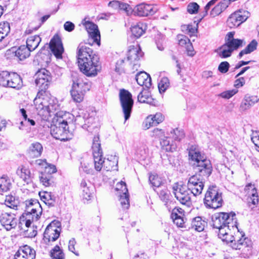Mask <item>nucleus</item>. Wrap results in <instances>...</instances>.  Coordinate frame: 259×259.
<instances>
[{
  "label": "nucleus",
  "mask_w": 259,
  "mask_h": 259,
  "mask_svg": "<svg viewBox=\"0 0 259 259\" xmlns=\"http://www.w3.org/2000/svg\"><path fill=\"white\" fill-rule=\"evenodd\" d=\"M177 211H179V209L174 208L171 214V217L173 220L174 224L178 227L186 228L183 218L177 213Z\"/></svg>",
  "instance_id": "58836bf2"
},
{
  "label": "nucleus",
  "mask_w": 259,
  "mask_h": 259,
  "mask_svg": "<svg viewBox=\"0 0 259 259\" xmlns=\"http://www.w3.org/2000/svg\"><path fill=\"white\" fill-rule=\"evenodd\" d=\"M231 2V0H223L219 3L210 11V16L212 17H214L219 15L228 7Z\"/></svg>",
  "instance_id": "c756f323"
},
{
  "label": "nucleus",
  "mask_w": 259,
  "mask_h": 259,
  "mask_svg": "<svg viewBox=\"0 0 259 259\" xmlns=\"http://www.w3.org/2000/svg\"><path fill=\"white\" fill-rule=\"evenodd\" d=\"M25 208L30 207L37 209L38 211H42V208L38 201L35 199H31L25 201Z\"/></svg>",
  "instance_id": "de8ad7c7"
},
{
  "label": "nucleus",
  "mask_w": 259,
  "mask_h": 259,
  "mask_svg": "<svg viewBox=\"0 0 259 259\" xmlns=\"http://www.w3.org/2000/svg\"><path fill=\"white\" fill-rule=\"evenodd\" d=\"M257 42L255 39H253L246 47L242 50L239 54L238 57L241 58L244 55L250 54L256 49Z\"/></svg>",
  "instance_id": "37998d69"
},
{
  "label": "nucleus",
  "mask_w": 259,
  "mask_h": 259,
  "mask_svg": "<svg viewBox=\"0 0 259 259\" xmlns=\"http://www.w3.org/2000/svg\"><path fill=\"white\" fill-rule=\"evenodd\" d=\"M168 137L172 138L175 141H180L185 137V134L182 130L178 128L172 130L168 134Z\"/></svg>",
  "instance_id": "a18cd8bd"
},
{
  "label": "nucleus",
  "mask_w": 259,
  "mask_h": 259,
  "mask_svg": "<svg viewBox=\"0 0 259 259\" xmlns=\"http://www.w3.org/2000/svg\"><path fill=\"white\" fill-rule=\"evenodd\" d=\"M136 79L138 84L142 88L150 89L152 85L150 76L144 71L138 73L136 76Z\"/></svg>",
  "instance_id": "b1692460"
},
{
  "label": "nucleus",
  "mask_w": 259,
  "mask_h": 259,
  "mask_svg": "<svg viewBox=\"0 0 259 259\" xmlns=\"http://www.w3.org/2000/svg\"><path fill=\"white\" fill-rule=\"evenodd\" d=\"M17 174L26 183L28 184L31 182L32 176L30 170L25 166L19 167L17 170Z\"/></svg>",
  "instance_id": "f704fd0d"
},
{
  "label": "nucleus",
  "mask_w": 259,
  "mask_h": 259,
  "mask_svg": "<svg viewBox=\"0 0 259 259\" xmlns=\"http://www.w3.org/2000/svg\"><path fill=\"white\" fill-rule=\"evenodd\" d=\"M19 203V201L18 199L16 198L14 196L12 195L6 196L5 204L8 207L14 209H17Z\"/></svg>",
  "instance_id": "c03bdc74"
},
{
  "label": "nucleus",
  "mask_w": 259,
  "mask_h": 259,
  "mask_svg": "<svg viewBox=\"0 0 259 259\" xmlns=\"http://www.w3.org/2000/svg\"><path fill=\"white\" fill-rule=\"evenodd\" d=\"M119 100L124 122H125L131 117L134 105V100L132 99L131 93L124 89H121L120 91Z\"/></svg>",
  "instance_id": "0eeeda50"
},
{
  "label": "nucleus",
  "mask_w": 259,
  "mask_h": 259,
  "mask_svg": "<svg viewBox=\"0 0 259 259\" xmlns=\"http://www.w3.org/2000/svg\"><path fill=\"white\" fill-rule=\"evenodd\" d=\"M118 158L116 156H111L104 160L103 167L107 171L117 170Z\"/></svg>",
  "instance_id": "c9c22d12"
},
{
  "label": "nucleus",
  "mask_w": 259,
  "mask_h": 259,
  "mask_svg": "<svg viewBox=\"0 0 259 259\" xmlns=\"http://www.w3.org/2000/svg\"><path fill=\"white\" fill-rule=\"evenodd\" d=\"M51 256L53 259H64V254L58 245H56L51 251Z\"/></svg>",
  "instance_id": "603ef678"
},
{
  "label": "nucleus",
  "mask_w": 259,
  "mask_h": 259,
  "mask_svg": "<svg viewBox=\"0 0 259 259\" xmlns=\"http://www.w3.org/2000/svg\"><path fill=\"white\" fill-rule=\"evenodd\" d=\"M233 51L225 44L218 49L219 56L222 58H226L231 56Z\"/></svg>",
  "instance_id": "8fccbe9b"
},
{
  "label": "nucleus",
  "mask_w": 259,
  "mask_h": 259,
  "mask_svg": "<svg viewBox=\"0 0 259 259\" xmlns=\"http://www.w3.org/2000/svg\"><path fill=\"white\" fill-rule=\"evenodd\" d=\"M50 48L54 56L57 59L62 58L64 48L61 37L57 34L55 35L50 42Z\"/></svg>",
  "instance_id": "6ab92c4d"
},
{
  "label": "nucleus",
  "mask_w": 259,
  "mask_h": 259,
  "mask_svg": "<svg viewBox=\"0 0 259 259\" xmlns=\"http://www.w3.org/2000/svg\"><path fill=\"white\" fill-rule=\"evenodd\" d=\"M30 50L25 45H21L18 48H12L7 51V55H11L15 58L22 61L29 57L30 55Z\"/></svg>",
  "instance_id": "a211bd4d"
},
{
  "label": "nucleus",
  "mask_w": 259,
  "mask_h": 259,
  "mask_svg": "<svg viewBox=\"0 0 259 259\" xmlns=\"http://www.w3.org/2000/svg\"><path fill=\"white\" fill-rule=\"evenodd\" d=\"M42 149V146L39 143H33L31 144L28 150V155L32 158L38 157L41 155Z\"/></svg>",
  "instance_id": "7c9ffc66"
},
{
  "label": "nucleus",
  "mask_w": 259,
  "mask_h": 259,
  "mask_svg": "<svg viewBox=\"0 0 259 259\" xmlns=\"http://www.w3.org/2000/svg\"><path fill=\"white\" fill-rule=\"evenodd\" d=\"M35 83L38 87V92L33 100L36 111L39 114L46 116L49 115V112L43 110V108L48 107L52 110L58 107V100L54 97H51L47 93V90L51 80L50 72L45 68L39 70L35 74Z\"/></svg>",
  "instance_id": "f257e3e1"
},
{
  "label": "nucleus",
  "mask_w": 259,
  "mask_h": 259,
  "mask_svg": "<svg viewBox=\"0 0 259 259\" xmlns=\"http://www.w3.org/2000/svg\"><path fill=\"white\" fill-rule=\"evenodd\" d=\"M252 241L242 235L241 238L237 240V243L232 244V248L239 250L243 257L250 255L252 250Z\"/></svg>",
  "instance_id": "4468645a"
},
{
  "label": "nucleus",
  "mask_w": 259,
  "mask_h": 259,
  "mask_svg": "<svg viewBox=\"0 0 259 259\" xmlns=\"http://www.w3.org/2000/svg\"><path fill=\"white\" fill-rule=\"evenodd\" d=\"M251 139L256 149L257 148L259 147V132H252Z\"/></svg>",
  "instance_id": "338daca9"
},
{
  "label": "nucleus",
  "mask_w": 259,
  "mask_h": 259,
  "mask_svg": "<svg viewBox=\"0 0 259 259\" xmlns=\"http://www.w3.org/2000/svg\"><path fill=\"white\" fill-rule=\"evenodd\" d=\"M38 215H33V217H31L30 215H25V214H22V218H25V220H21L22 222H25V227L27 228L30 227V225L33 222L38 221Z\"/></svg>",
  "instance_id": "6e6d98bb"
},
{
  "label": "nucleus",
  "mask_w": 259,
  "mask_h": 259,
  "mask_svg": "<svg viewBox=\"0 0 259 259\" xmlns=\"http://www.w3.org/2000/svg\"><path fill=\"white\" fill-rule=\"evenodd\" d=\"M36 164L38 165L41 166L42 168H44L43 173L46 174L48 175H51L52 174L55 173L57 171L56 166L53 164L48 163L46 160L38 159L36 161Z\"/></svg>",
  "instance_id": "72a5a7b5"
},
{
  "label": "nucleus",
  "mask_w": 259,
  "mask_h": 259,
  "mask_svg": "<svg viewBox=\"0 0 259 259\" xmlns=\"http://www.w3.org/2000/svg\"><path fill=\"white\" fill-rule=\"evenodd\" d=\"M35 251L28 245L21 247L15 254V259H35Z\"/></svg>",
  "instance_id": "aec40b11"
},
{
  "label": "nucleus",
  "mask_w": 259,
  "mask_h": 259,
  "mask_svg": "<svg viewBox=\"0 0 259 259\" xmlns=\"http://www.w3.org/2000/svg\"><path fill=\"white\" fill-rule=\"evenodd\" d=\"M76 244V241L74 238H72L69 240L68 243V249L69 251L72 252L76 255L78 256L79 253L75 250V245Z\"/></svg>",
  "instance_id": "774afa93"
},
{
  "label": "nucleus",
  "mask_w": 259,
  "mask_h": 259,
  "mask_svg": "<svg viewBox=\"0 0 259 259\" xmlns=\"http://www.w3.org/2000/svg\"><path fill=\"white\" fill-rule=\"evenodd\" d=\"M259 98L257 96L246 95L240 105V109L242 110H246L257 102Z\"/></svg>",
  "instance_id": "2f4dec72"
},
{
  "label": "nucleus",
  "mask_w": 259,
  "mask_h": 259,
  "mask_svg": "<svg viewBox=\"0 0 259 259\" xmlns=\"http://www.w3.org/2000/svg\"><path fill=\"white\" fill-rule=\"evenodd\" d=\"M149 180L152 186L158 188L161 185V181L157 176L151 175L149 176Z\"/></svg>",
  "instance_id": "052dcab7"
},
{
  "label": "nucleus",
  "mask_w": 259,
  "mask_h": 259,
  "mask_svg": "<svg viewBox=\"0 0 259 259\" xmlns=\"http://www.w3.org/2000/svg\"><path fill=\"white\" fill-rule=\"evenodd\" d=\"M8 81V87L10 88L19 90L23 85L21 77L16 73H9Z\"/></svg>",
  "instance_id": "a878e982"
},
{
  "label": "nucleus",
  "mask_w": 259,
  "mask_h": 259,
  "mask_svg": "<svg viewBox=\"0 0 259 259\" xmlns=\"http://www.w3.org/2000/svg\"><path fill=\"white\" fill-rule=\"evenodd\" d=\"M247 19L241 11H237L232 14L227 20V24L230 28L237 27Z\"/></svg>",
  "instance_id": "412c9836"
},
{
  "label": "nucleus",
  "mask_w": 259,
  "mask_h": 259,
  "mask_svg": "<svg viewBox=\"0 0 259 259\" xmlns=\"http://www.w3.org/2000/svg\"><path fill=\"white\" fill-rule=\"evenodd\" d=\"M189 157L195 175L206 178L211 175L212 168L210 161L207 159L205 154L197 146H191L189 149Z\"/></svg>",
  "instance_id": "20e7f679"
},
{
  "label": "nucleus",
  "mask_w": 259,
  "mask_h": 259,
  "mask_svg": "<svg viewBox=\"0 0 259 259\" xmlns=\"http://www.w3.org/2000/svg\"><path fill=\"white\" fill-rule=\"evenodd\" d=\"M80 189L83 200L88 201L91 199L94 192L95 187L90 181L82 179L80 183Z\"/></svg>",
  "instance_id": "f3484780"
},
{
  "label": "nucleus",
  "mask_w": 259,
  "mask_h": 259,
  "mask_svg": "<svg viewBox=\"0 0 259 259\" xmlns=\"http://www.w3.org/2000/svg\"><path fill=\"white\" fill-rule=\"evenodd\" d=\"M10 31V26L9 22L5 21L0 23V33L6 36Z\"/></svg>",
  "instance_id": "4d7b16f0"
},
{
  "label": "nucleus",
  "mask_w": 259,
  "mask_h": 259,
  "mask_svg": "<svg viewBox=\"0 0 259 259\" xmlns=\"http://www.w3.org/2000/svg\"><path fill=\"white\" fill-rule=\"evenodd\" d=\"M83 25L88 31L89 36L94 39V42L99 45L100 34L98 29V26L93 22L90 21L85 22L83 23Z\"/></svg>",
  "instance_id": "4be33fe9"
},
{
  "label": "nucleus",
  "mask_w": 259,
  "mask_h": 259,
  "mask_svg": "<svg viewBox=\"0 0 259 259\" xmlns=\"http://www.w3.org/2000/svg\"><path fill=\"white\" fill-rule=\"evenodd\" d=\"M42 211H38L37 209H35L33 208H25V211L23 214H25V215H30L31 217H33V215H38V220L40 217Z\"/></svg>",
  "instance_id": "13d9d810"
},
{
  "label": "nucleus",
  "mask_w": 259,
  "mask_h": 259,
  "mask_svg": "<svg viewBox=\"0 0 259 259\" xmlns=\"http://www.w3.org/2000/svg\"><path fill=\"white\" fill-rule=\"evenodd\" d=\"M93 164L90 163L88 161L83 160L80 162V166L79 167V171H83L87 174L95 175L97 172L95 168H92Z\"/></svg>",
  "instance_id": "ea45409f"
},
{
  "label": "nucleus",
  "mask_w": 259,
  "mask_h": 259,
  "mask_svg": "<svg viewBox=\"0 0 259 259\" xmlns=\"http://www.w3.org/2000/svg\"><path fill=\"white\" fill-rule=\"evenodd\" d=\"M157 192L159 195L160 199L163 202H165L166 204L169 200L170 196V192L167 188L164 187L163 188L160 189L159 191H157Z\"/></svg>",
  "instance_id": "09e8293b"
},
{
  "label": "nucleus",
  "mask_w": 259,
  "mask_h": 259,
  "mask_svg": "<svg viewBox=\"0 0 259 259\" xmlns=\"http://www.w3.org/2000/svg\"><path fill=\"white\" fill-rule=\"evenodd\" d=\"M43 110L49 112V115L44 116L39 114V111H36L37 114L44 120H48L49 118L54 116L53 118V124L50 127V133L52 136L56 139L61 141H68L72 139L74 134L73 131L69 130L70 126H73V124L66 120V117L70 116L69 113L59 110V105L58 103V107L55 110H52L49 107L43 108Z\"/></svg>",
  "instance_id": "f03ea898"
},
{
  "label": "nucleus",
  "mask_w": 259,
  "mask_h": 259,
  "mask_svg": "<svg viewBox=\"0 0 259 259\" xmlns=\"http://www.w3.org/2000/svg\"><path fill=\"white\" fill-rule=\"evenodd\" d=\"M229 63L227 61L221 62L218 67V70L222 73H225L229 70Z\"/></svg>",
  "instance_id": "69168bd1"
},
{
  "label": "nucleus",
  "mask_w": 259,
  "mask_h": 259,
  "mask_svg": "<svg viewBox=\"0 0 259 259\" xmlns=\"http://www.w3.org/2000/svg\"><path fill=\"white\" fill-rule=\"evenodd\" d=\"M203 202L206 208L214 209L220 208L223 202L222 194L216 186H210L205 194Z\"/></svg>",
  "instance_id": "423d86ee"
},
{
  "label": "nucleus",
  "mask_w": 259,
  "mask_h": 259,
  "mask_svg": "<svg viewBox=\"0 0 259 259\" xmlns=\"http://www.w3.org/2000/svg\"><path fill=\"white\" fill-rule=\"evenodd\" d=\"M60 223L58 221H52L46 228L44 233V240L46 243L54 242L60 236Z\"/></svg>",
  "instance_id": "9d476101"
},
{
  "label": "nucleus",
  "mask_w": 259,
  "mask_h": 259,
  "mask_svg": "<svg viewBox=\"0 0 259 259\" xmlns=\"http://www.w3.org/2000/svg\"><path fill=\"white\" fill-rule=\"evenodd\" d=\"M224 220L225 221V226H228L229 228H237V220L236 218V214L234 212H231L230 213H227V216Z\"/></svg>",
  "instance_id": "a19ab883"
},
{
  "label": "nucleus",
  "mask_w": 259,
  "mask_h": 259,
  "mask_svg": "<svg viewBox=\"0 0 259 259\" xmlns=\"http://www.w3.org/2000/svg\"><path fill=\"white\" fill-rule=\"evenodd\" d=\"M9 73L7 71L3 72L0 74V85L3 87H8V77Z\"/></svg>",
  "instance_id": "0e129e2a"
},
{
  "label": "nucleus",
  "mask_w": 259,
  "mask_h": 259,
  "mask_svg": "<svg viewBox=\"0 0 259 259\" xmlns=\"http://www.w3.org/2000/svg\"><path fill=\"white\" fill-rule=\"evenodd\" d=\"M12 183L10 178L5 176L0 178V194L10 190Z\"/></svg>",
  "instance_id": "e433bc0d"
},
{
  "label": "nucleus",
  "mask_w": 259,
  "mask_h": 259,
  "mask_svg": "<svg viewBox=\"0 0 259 259\" xmlns=\"http://www.w3.org/2000/svg\"><path fill=\"white\" fill-rule=\"evenodd\" d=\"M18 220L14 213L3 212L0 215V223L7 231L15 228Z\"/></svg>",
  "instance_id": "dca6fc26"
},
{
  "label": "nucleus",
  "mask_w": 259,
  "mask_h": 259,
  "mask_svg": "<svg viewBox=\"0 0 259 259\" xmlns=\"http://www.w3.org/2000/svg\"><path fill=\"white\" fill-rule=\"evenodd\" d=\"M77 57L80 70L87 76L95 77L100 72V58L87 44H79L77 48Z\"/></svg>",
  "instance_id": "7ed1b4c3"
},
{
  "label": "nucleus",
  "mask_w": 259,
  "mask_h": 259,
  "mask_svg": "<svg viewBox=\"0 0 259 259\" xmlns=\"http://www.w3.org/2000/svg\"><path fill=\"white\" fill-rule=\"evenodd\" d=\"M143 26L144 24L141 23L132 26L131 28L132 34V36H134L136 38H138L141 37L145 32V29L143 28Z\"/></svg>",
  "instance_id": "79ce46f5"
},
{
  "label": "nucleus",
  "mask_w": 259,
  "mask_h": 259,
  "mask_svg": "<svg viewBox=\"0 0 259 259\" xmlns=\"http://www.w3.org/2000/svg\"><path fill=\"white\" fill-rule=\"evenodd\" d=\"M243 42V39H232L231 40H226L225 45L230 48L232 51L237 50L242 46Z\"/></svg>",
  "instance_id": "49530a36"
},
{
  "label": "nucleus",
  "mask_w": 259,
  "mask_h": 259,
  "mask_svg": "<svg viewBox=\"0 0 259 259\" xmlns=\"http://www.w3.org/2000/svg\"><path fill=\"white\" fill-rule=\"evenodd\" d=\"M91 84V82L82 76H73L70 91L73 101L77 103L81 102L85 93L90 90Z\"/></svg>",
  "instance_id": "39448f33"
},
{
  "label": "nucleus",
  "mask_w": 259,
  "mask_h": 259,
  "mask_svg": "<svg viewBox=\"0 0 259 259\" xmlns=\"http://www.w3.org/2000/svg\"><path fill=\"white\" fill-rule=\"evenodd\" d=\"M199 8V6L196 3H191L187 6V11L191 14H196Z\"/></svg>",
  "instance_id": "e2e57ef3"
},
{
  "label": "nucleus",
  "mask_w": 259,
  "mask_h": 259,
  "mask_svg": "<svg viewBox=\"0 0 259 259\" xmlns=\"http://www.w3.org/2000/svg\"><path fill=\"white\" fill-rule=\"evenodd\" d=\"M169 81L167 77H162L158 84V87L160 93L165 92L169 86Z\"/></svg>",
  "instance_id": "5fc2aeb1"
},
{
  "label": "nucleus",
  "mask_w": 259,
  "mask_h": 259,
  "mask_svg": "<svg viewBox=\"0 0 259 259\" xmlns=\"http://www.w3.org/2000/svg\"><path fill=\"white\" fill-rule=\"evenodd\" d=\"M206 224V223L201 217H197L192 220L191 228L198 232H201L204 230Z\"/></svg>",
  "instance_id": "4c0bfd02"
},
{
  "label": "nucleus",
  "mask_w": 259,
  "mask_h": 259,
  "mask_svg": "<svg viewBox=\"0 0 259 259\" xmlns=\"http://www.w3.org/2000/svg\"><path fill=\"white\" fill-rule=\"evenodd\" d=\"M41 41V38L38 35L30 36L26 40L27 48L30 52L34 51L38 46Z\"/></svg>",
  "instance_id": "473e14b6"
},
{
  "label": "nucleus",
  "mask_w": 259,
  "mask_h": 259,
  "mask_svg": "<svg viewBox=\"0 0 259 259\" xmlns=\"http://www.w3.org/2000/svg\"><path fill=\"white\" fill-rule=\"evenodd\" d=\"M134 13L139 16L145 17L154 14L155 11L152 5L142 3L136 7Z\"/></svg>",
  "instance_id": "5701e85b"
},
{
  "label": "nucleus",
  "mask_w": 259,
  "mask_h": 259,
  "mask_svg": "<svg viewBox=\"0 0 259 259\" xmlns=\"http://www.w3.org/2000/svg\"><path fill=\"white\" fill-rule=\"evenodd\" d=\"M172 188L175 197L181 203L186 204L190 202L192 193L187 186L176 183L174 184Z\"/></svg>",
  "instance_id": "1a4fd4ad"
},
{
  "label": "nucleus",
  "mask_w": 259,
  "mask_h": 259,
  "mask_svg": "<svg viewBox=\"0 0 259 259\" xmlns=\"http://www.w3.org/2000/svg\"><path fill=\"white\" fill-rule=\"evenodd\" d=\"M149 89L144 87L141 88L137 97L139 102L149 104L153 103V99L152 97Z\"/></svg>",
  "instance_id": "bb28decb"
},
{
  "label": "nucleus",
  "mask_w": 259,
  "mask_h": 259,
  "mask_svg": "<svg viewBox=\"0 0 259 259\" xmlns=\"http://www.w3.org/2000/svg\"><path fill=\"white\" fill-rule=\"evenodd\" d=\"M164 119L161 113H156L154 115H150L147 117L145 121V127L148 129L153 125H157L162 122Z\"/></svg>",
  "instance_id": "c85d7f7f"
},
{
  "label": "nucleus",
  "mask_w": 259,
  "mask_h": 259,
  "mask_svg": "<svg viewBox=\"0 0 259 259\" xmlns=\"http://www.w3.org/2000/svg\"><path fill=\"white\" fill-rule=\"evenodd\" d=\"M39 177L40 182L46 187L51 186L53 182L52 179V176L43 173V171L41 172Z\"/></svg>",
  "instance_id": "864d4df0"
},
{
  "label": "nucleus",
  "mask_w": 259,
  "mask_h": 259,
  "mask_svg": "<svg viewBox=\"0 0 259 259\" xmlns=\"http://www.w3.org/2000/svg\"><path fill=\"white\" fill-rule=\"evenodd\" d=\"M92 153L94 158V168L96 172L100 171L103 167L105 159L103 157V152L98 135L94 137L92 144Z\"/></svg>",
  "instance_id": "6e6552de"
},
{
  "label": "nucleus",
  "mask_w": 259,
  "mask_h": 259,
  "mask_svg": "<svg viewBox=\"0 0 259 259\" xmlns=\"http://www.w3.org/2000/svg\"><path fill=\"white\" fill-rule=\"evenodd\" d=\"M227 216L226 212H219L213 214L211 217V226L213 229L219 228L225 226L224 220Z\"/></svg>",
  "instance_id": "cd10ccee"
},
{
  "label": "nucleus",
  "mask_w": 259,
  "mask_h": 259,
  "mask_svg": "<svg viewBox=\"0 0 259 259\" xmlns=\"http://www.w3.org/2000/svg\"><path fill=\"white\" fill-rule=\"evenodd\" d=\"M204 178L199 175H195L189 178L187 186L194 196L202 193L204 186Z\"/></svg>",
  "instance_id": "f8f14e48"
},
{
  "label": "nucleus",
  "mask_w": 259,
  "mask_h": 259,
  "mask_svg": "<svg viewBox=\"0 0 259 259\" xmlns=\"http://www.w3.org/2000/svg\"><path fill=\"white\" fill-rule=\"evenodd\" d=\"M119 192V201L123 209H128L130 206L129 194L125 182L121 181L116 184L115 189Z\"/></svg>",
  "instance_id": "2eb2a0df"
},
{
  "label": "nucleus",
  "mask_w": 259,
  "mask_h": 259,
  "mask_svg": "<svg viewBox=\"0 0 259 259\" xmlns=\"http://www.w3.org/2000/svg\"><path fill=\"white\" fill-rule=\"evenodd\" d=\"M215 229V232L218 234V237L221 238L222 241L223 240H226V236H228L229 232L230 230V228H229L228 226H224Z\"/></svg>",
  "instance_id": "3c124183"
},
{
  "label": "nucleus",
  "mask_w": 259,
  "mask_h": 259,
  "mask_svg": "<svg viewBox=\"0 0 259 259\" xmlns=\"http://www.w3.org/2000/svg\"><path fill=\"white\" fill-rule=\"evenodd\" d=\"M238 92V90L233 89L224 91L220 94V96L222 98L229 99Z\"/></svg>",
  "instance_id": "bf43d9fd"
},
{
  "label": "nucleus",
  "mask_w": 259,
  "mask_h": 259,
  "mask_svg": "<svg viewBox=\"0 0 259 259\" xmlns=\"http://www.w3.org/2000/svg\"><path fill=\"white\" fill-rule=\"evenodd\" d=\"M151 137L160 140V144L163 149L167 152H173L176 149V146L170 143L169 137L165 136L164 131L158 128H154L151 133Z\"/></svg>",
  "instance_id": "9b49d317"
},
{
  "label": "nucleus",
  "mask_w": 259,
  "mask_h": 259,
  "mask_svg": "<svg viewBox=\"0 0 259 259\" xmlns=\"http://www.w3.org/2000/svg\"><path fill=\"white\" fill-rule=\"evenodd\" d=\"M144 53L138 45L131 46L128 48L127 53V59L133 64V69L137 70L140 64L139 61L143 56Z\"/></svg>",
  "instance_id": "ddd939ff"
},
{
  "label": "nucleus",
  "mask_w": 259,
  "mask_h": 259,
  "mask_svg": "<svg viewBox=\"0 0 259 259\" xmlns=\"http://www.w3.org/2000/svg\"><path fill=\"white\" fill-rule=\"evenodd\" d=\"M46 195V198H48L49 202H48V205L49 207H53L56 204V197L54 194H52L51 192H45Z\"/></svg>",
  "instance_id": "680f3d73"
},
{
  "label": "nucleus",
  "mask_w": 259,
  "mask_h": 259,
  "mask_svg": "<svg viewBox=\"0 0 259 259\" xmlns=\"http://www.w3.org/2000/svg\"><path fill=\"white\" fill-rule=\"evenodd\" d=\"M245 190L247 191L248 195V203L253 205H256L258 202V195L257 190L254 185L251 184H247L245 188Z\"/></svg>",
  "instance_id": "393cba45"
}]
</instances>
